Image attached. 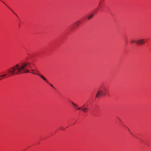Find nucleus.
Wrapping results in <instances>:
<instances>
[{"label":"nucleus","mask_w":151,"mask_h":151,"mask_svg":"<svg viewBox=\"0 0 151 151\" xmlns=\"http://www.w3.org/2000/svg\"><path fill=\"white\" fill-rule=\"evenodd\" d=\"M32 63L31 62H26L22 64H17L8 69L7 74L5 73L0 76L2 78L8 75L14 76L24 73H30L37 75L38 74L37 70L29 69L31 68Z\"/></svg>","instance_id":"obj_1"},{"label":"nucleus","mask_w":151,"mask_h":151,"mask_svg":"<svg viewBox=\"0 0 151 151\" xmlns=\"http://www.w3.org/2000/svg\"><path fill=\"white\" fill-rule=\"evenodd\" d=\"M108 91V88L105 86L100 88L96 94V97L99 98L102 96H105Z\"/></svg>","instance_id":"obj_2"},{"label":"nucleus","mask_w":151,"mask_h":151,"mask_svg":"<svg viewBox=\"0 0 151 151\" xmlns=\"http://www.w3.org/2000/svg\"><path fill=\"white\" fill-rule=\"evenodd\" d=\"M81 22L79 21H77L73 24L70 27V29L71 31H73L77 27L80 25Z\"/></svg>","instance_id":"obj_3"},{"label":"nucleus","mask_w":151,"mask_h":151,"mask_svg":"<svg viewBox=\"0 0 151 151\" xmlns=\"http://www.w3.org/2000/svg\"><path fill=\"white\" fill-rule=\"evenodd\" d=\"M145 43V40L143 39H141L137 40V44L138 45H141Z\"/></svg>","instance_id":"obj_4"},{"label":"nucleus","mask_w":151,"mask_h":151,"mask_svg":"<svg viewBox=\"0 0 151 151\" xmlns=\"http://www.w3.org/2000/svg\"><path fill=\"white\" fill-rule=\"evenodd\" d=\"M37 76L40 77L41 78H42L43 80L45 81L46 82H47L48 83H49V82L43 76H42L41 74H40L39 73H38V74H37Z\"/></svg>","instance_id":"obj_5"},{"label":"nucleus","mask_w":151,"mask_h":151,"mask_svg":"<svg viewBox=\"0 0 151 151\" xmlns=\"http://www.w3.org/2000/svg\"><path fill=\"white\" fill-rule=\"evenodd\" d=\"M81 110L84 113H87L88 110V108L87 107H81Z\"/></svg>","instance_id":"obj_6"},{"label":"nucleus","mask_w":151,"mask_h":151,"mask_svg":"<svg viewBox=\"0 0 151 151\" xmlns=\"http://www.w3.org/2000/svg\"><path fill=\"white\" fill-rule=\"evenodd\" d=\"M93 16V14H91L90 15H88V16L87 17V19H91Z\"/></svg>","instance_id":"obj_7"},{"label":"nucleus","mask_w":151,"mask_h":151,"mask_svg":"<svg viewBox=\"0 0 151 151\" xmlns=\"http://www.w3.org/2000/svg\"><path fill=\"white\" fill-rule=\"evenodd\" d=\"M88 106V102L85 103L84 105L82 106V107H86Z\"/></svg>","instance_id":"obj_8"},{"label":"nucleus","mask_w":151,"mask_h":151,"mask_svg":"<svg viewBox=\"0 0 151 151\" xmlns=\"http://www.w3.org/2000/svg\"><path fill=\"white\" fill-rule=\"evenodd\" d=\"M75 108V109L76 110H79L81 109V107H79L78 106H77Z\"/></svg>","instance_id":"obj_9"},{"label":"nucleus","mask_w":151,"mask_h":151,"mask_svg":"<svg viewBox=\"0 0 151 151\" xmlns=\"http://www.w3.org/2000/svg\"><path fill=\"white\" fill-rule=\"evenodd\" d=\"M71 102L72 104L75 107V108L78 106V105L77 104H75L72 101H71Z\"/></svg>","instance_id":"obj_10"},{"label":"nucleus","mask_w":151,"mask_h":151,"mask_svg":"<svg viewBox=\"0 0 151 151\" xmlns=\"http://www.w3.org/2000/svg\"><path fill=\"white\" fill-rule=\"evenodd\" d=\"M137 40H132L131 41V42L132 43H136L137 44Z\"/></svg>","instance_id":"obj_11"},{"label":"nucleus","mask_w":151,"mask_h":151,"mask_svg":"<svg viewBox=\"0 0 151 151\" xmlns=\"http://www.w3.org/2000/svg\"><path fill=\"white\" fill-rule=\"evenodd\" d=\"M49 84H50V86L51 87H52V88H54V86H53V85H52V84H50V83H49Z\"/></svg>","instance_id":"obj_12"}]
</instances>
